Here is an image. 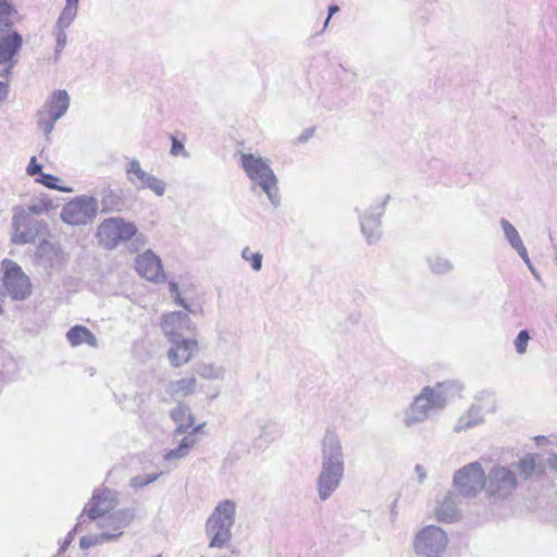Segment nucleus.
<instances>
[{"instance_id": "obj_29", "label": "nucleus", "mask_w": 557, "mask_h": 557, "mask_svg": "<svg viewBox=\"0 0 557 557\" xmlns=\"http://www.w3.org/2000/svg\"><path fill=\"white\" fill-rule=\"evenodd\" d=\"M126 174L128 181L135 186H137L138 189L144 188L145 184L152 175L141 169L140 163L137 159H133L128 163L126 168Z\"/></svg>"}, {"instance_id": "obj_47", "label": "nucleus", "mask_w": 557, "mask_h": 557, "mask_svg": "<svg viewBox=\"0 0 557 557\" xmlns=\"http://www.w3.org/2000/svg\"><path fill=\"white\" fill-rule=\"evenodd\" d=\"M414 470H416V472L418 474L419 483H423L425 478H426V472H425L424 468L422 466H420V465H417L414 467Z\"/></svg>"}, {"instance_id": "obj_8", "label": "nucleus", "mask_w": 557, "mask_h": 557, "mask_svg": "<svg viewBox=\"0 0 557 557\" xmlns=\"http://www.w3.org/2000/svg\"><path fill=\"white\" fill-rule=\"evenodd\" d=\"M516 473L505 467L495 466L485 475V494L494 499H505L517 488Z\"/></svg>"}, {"instance_id": "obj_5", "label": "nucleus", "mask_w": 557, "mask_h": 557, "mask_svg": "<svg viewBox=\"0 0 557 557\" xmlns=\"http://www.w3.org/2000/svg\"><path fill=\"white\" fill-rule=\"evenodd\" d=\"M447 544L446 532L437 525L430 524L414 534L412 547L419 557H442Z\"/></svg>"}, {"instance_id": "obj_14", "label": "nucleus", "mask_w": 557, "mask_h": 557, "mask_svg": "<svg viewBox=\"0 0 557 557\" xmlns=\"http://www.w3.org/2000/svg\"><path fill=\"white\" fill-rule=\"evenodd\" d=\"M344 474L345 469L321 466L320 473L317 478V492L320 500L325 502L333 495L339 487Z\"/></svg>"}, {"instance_id": "obj_9", "label": "nucleus", "mask_w": 557, "mask_h": 557, "mask_svg": "<svg viewBox=\"0 0 557 557\" xmlns=\"http://www.w3.org/2000/svg\"><path fill=\"white\" fill-rule=\"evenodd\" d=\"M97 212L98 200L95 197L78 196L63 206L61 219L69 225H86L96 218Z\"/></svg>"}, {"instance_id": "obj_46", "label": "nucleus", "mask_w": 557, "mask_h": 557, "mask_svg": "<svg viewBox=\"0 0 557 557\" xmlns=\"http://www.w3.org/2000/svg\"><path fill=\"white\" fill-rule=\"evenodd\" d=\"M25 209H26V211L30 212L32 216H33V214H40L44 211V207L39 203L30 205Z\"/></svg>"}, {"instance_id": "obj_37", "label": "nucleus", "mask_w": 557, "mask_h": 557, "mask_svg": "<svg viewBox=\"0 0 557 557\" xmlns=\"http://www.w3.org/2000/svg\"><path fill=\"white\" fill-rule=\"evenodd\" d=\"M66 27L54 26L53 35L55 37V57L59 55L67 44Z\"/></svg>"}, {"instance_id": "obj_38", "label": "nucleus", "mask_w": 557, "mask_h": 557, "mask_svg": "<svg viewBox=\"0 0 557 557\" xmlns=\"http://www.w3.org/2000/svg\"><path fill=\"white\" fill-rule=\"evenodd\" d=\"M242 258L246 261H249L251 268L255 271H259L262 267V255L260 252H252L249 247H245L242 250Z\"/></svg>"}, {"instance_id": "obj_4", "label": "nucleus", "mask_w": 557, "mask_h": 557, "mask_svg": "<svg viewBox=\"0 0 557 557\" xmlns=\"http://www.w3.org/2000/svg\"><path fill=\"white\" fill-rule=\"evenodd\" d=\"M136 234L137 227L135 223L116 216L104 219L99 224L96 236L103 248L113 250L133 238Z\"/></svg>"}, {"instance_id": "obj_48", "label": "nucleus", "mask_w": 557, "mask_h": 557, "mask_svg": "<svg viewBox=\"0 0 557 557\" xmlns=\"http://www.w3.org/2000/svg\"><path fill=\"white\" fill-rule=\"evenodd\" d=\"M313 135V129L312 128H308V129H305L301 135L298 137V141L299 143H306L309 138H311Z\"/></svg>"}, {"instance_id": "obj_36", "label": "nucleus", "mask_w": 557, "mask_h": 557, "mask_svg": "<svg viewBox=\"0 0 557 557\" xmlns=\"http://www.w3.org/2000/svg\"><path fill=\"white\" fill-rule=\"evenodd\" d=\"M162 474L160 473H151V474H139L131 479L129 485L133 488H141L159 479V476Z\"/></svg>"}, {"instance_id": "obj_17", "label": "nucleus", "mask_w": 557, "mask_h": 557, "mask_svg": "<svg viewBox=\"0 0 557 557\" xmlns=\"http://www.w3.org/2000/svg\"><path fill=\"white\" fill-rule=\"evenodd\" d=\"M194 327L186 312L173 311L163 315L162 330L169 339L181 338L184 332L193 331Z\"/></svg>"}, {"instance_id": "obj_28", "label": "nucleus", "mask_w": 557, "mask_h": 557, "mask_svg": "<svg viewBox=\"0 0 557 557\" xmlns=\"http://www.w3.org/2000/svg\"><path fill=\"white\" fill-rule=\"evenodd\" d=\"M61 250L51 243L44 240L37 248L36 256L47 268H52L59 262Z\"/></svg>"}, {"instance_id": "obj_23", "label": "nucleus", "mask_w": 557, "mask_h": 557, "mask_svg": "<svg viewBox=\"0 0 557 557\" xmlns=\"http://www.w3.org/2000/svg\"><path fill=\"white\" fill-rule=\"evenodd\" d=\"M197 391L195 376L170 381L165 386V393L174 400L194 395Z\"/></svg>"}, {"instance_id": "obj_50", "label": "nucleus", "mask_w": 557, "mask_h": 557, "mask_svg": "<svg viewBox=\"0 0 557 557\" xmlns=\"http://www.w3.org/2000/svg\"><path fill=\"white\" fill-rule=\"evenodd\" d=\"M548 466L550 469H554L557 471V454L553 455L548 459Z\"/></svg>"}, {"instance_id": "obj_44", "label": "nucleus", "mask_w": 557, "mask_h": 557, "mask_svg": "<svg viewBox=\"0 0 557 557\" xmlns=\"http://www.w3.org/2000/svg\"><path fill=\"white\" fill-rule=\"evenodd\" d=\"M41 168H42L41 164L37 163L36 158L33 157L30 159V162H29L28 166H27V173L30 176H34L36 174H39L41 176V173H42L41 172Z\"/></svg>"}, {"instance_id": "obj_51", "label": "nucleus", "mask_w": 557, "mask_h": 557, "mask_svg": "<svg viewBox=\"0 0 557 557\" xmlns=\"http://www.w3.org/2000/svg\"><path fill=\"white\" fill-rule=\"evenodd\" d=\"M535 442H536L537 445H544L545 443L548 442V440L545 436H536L535 437Z\"/></svg>"}, {"instance_id": "obj_15", "label": "nucleus", "mask_w": 557, "mask_h": 557, "mask_svg": "<svg viewBox=\"0 0 557 557\" xmlns=\"http://www.w3.org/2000/svg\"><path fill=\"white\" fill-rule=\"evenodd\" d=\"M117 505V492L108 488L96 491L84 511L90 520L101 518Z\"/></svg>"}, {"instance_id": "obj_45", "label": "nucleus", "mask_w": 557, "mask_h": 557, "mask_svg": "<svg viewBox=\"0 0 557 557\" xmlns=\"http://www.w3.org/2000/svg\"><path fill=\"white\" fill-rule=\"evenodd\" d=\"M398 517L397 500L395 499L391 505L389 521L395 523Z\"/></svg>"}, {"instance_id": "obj_24", "label": "nucleus", "mask_w": 557, "mask_h": 557, "mask_svg": "<svg viewBox=\"0 0 557 557\" xmlns=\"http://www.w3.org/2000/svg\"><path fill=\"white\" fill-rule=\"evenodd\" d=\"M170 417L177 423L176 429L173 432L174 436L186 433L194 424V417L190 408L181 401L177 406L170 411Z\"/></svg>"}, {"instance_id": "obj_12", "label": "nucleus", "mask_w": 557, "mask_h": 557, "mask_svg": "<svg viewBox=\"0 0 557 557\" xmlns=\"http://www.w3.org/2000/svg\"><path fill=\"white\" fill-rule=\"evenodd\" d=\"M4 287L14 300H25L32 294V283L22 268L10 261L3 276Z\"/></svg>"}, {"instance_id": "obj_39", "label": "nucleus", "mask_w": 557, "mask_h": 557, "mask_svg": "<svg viewBox=\"0 0 557 557\" xmlns=\"http://www.w3.org/2000/svg\"><path fill=\"white\" fill-rule=\"evenodd\" d=\"M530 333L528 330H521L513 341L515 349L518 355L527 352L528 344L530 341Z\"/></svg>"}, {"instance_id": "obj_11", "label": "nucleus", "mask_w": 557, "mask_h": 557, "mask_svg": "<svg viewBox=\"0 0 557 557\" xmlns=\"http://www.w3.org/2000/svg\"><path fill=\"white\" fill-rule=\"evenodd\" d=\"M12 215V243L15 245H25L34 243L37 235L38 222L33 219L29 211L22 206H15L13 208Z\"/></svg>"}, {"instance_id": "obj_42", "label": "nucleus", "mask_w": 557, "mask_h": 557, "mask_svg": "<svg viewBox=\"0 0 557 557\" xmlns=\"http://www.w3.org/2000/svg\"><path fill=\"white\" fill-rule=\"evenodd\" d=\"M169 288H170V294H171V296L174 299V302L176 305L184 307L185 310L188 311V312H194L190 309L189 305H187L186 301L181 297L178 285L175 282H170L169 283Z\"/></svg>"}, {"instance_id": "obj_40", "label": "nucleus", "mask_w": 557, "mask_h": 557, "mask_svg": "<svg viewBox=\"0 0 557 557\" xmlns=\"http://www.w3.org/2000/svg\"><path fill=\"white\" fill-rule=\"evenodd\" d=\"M144 188H148L152 190L157 196L161 197L165 193L166 184L157 176L151 175V177L145 184Z\"/></svg>"}, {"instance_id": "obj_21", "label": "nucleus", "mask_w": 557, "mask_h": 557, "mask_svg": "<svg viewBox=\"0 0 557 557\" xmlns=\"http://www.w3.org/2000/svg\"><path fill=\"white\" fill-rule=\"evenodd\" d=\"M22 44L23 38L17 32L0 36V64L9 63V67H13V58L20 51Z\"/></svg>"}, {"instance_id": "obj_33", "label": "nucleus", "mask_w": 557, "mask_h": 557, "mask_svg": "<svg viewBox=\"0 0 557 557\" xmlns=\"http://www.w3.org/2000/svg\"><path fill=\"white\" fill-rule=\"evenodd\" d=\"M120 534L110 533L109 531H103L100 534L86 535L83 536L79 541V546L84 549L90 548L92 546L102 544L109 541H115Z\"/></svg>"}, {"instance_id": "obj_19", "label": "nucleus", "mask_w": 557, "mask_h": 557, "mask_svg": "<svg viewBox=\"0 0 557 557\" xmlns=\"http://www.w3.org/2000/svg\"><path fill=\"white\" fill-rule=\"evenodd\" d=\"M169 341L172 347L168 351V358L174 368L187 363L198 350V343L195 339L181 337Z\"/></svg>"}, {"instance_id": "obj_27", "label": "nucleus", "mask_w": 557, "mask_h": 557, "mask_svg": "<svg viewBox=\"0 0 557 557\" xmlns=\"http://www.w3.org/2000/svg\"><path fill=\"white\" fill-rule=\"evenodd\" d=\"M66 339L72 346L87 344L90 347H97L96 336L85 326L75 325L66 332Z\"/></svg>"}, {"instance_id": "obj_2", "label": "nucleus", "mask_w": 557, "mask_h": 557, "mask_svg": "<svg viewBox=\"0 0 557 557\" xmlns=\"http://www.w3.org/2000/svg\"><path fill=\"white\" fill-rule=\"evenodd\" d=\"M240 165L251 182L250 189L253 193L261 189L276 208L281 198L278 194L277 177L270 165V161L253 153H240Z\"/></svg>"}, {"instance_id": "obj_34", "label": "nucleus", "mask_w": 557, "mask_h": 557, "mask_svg": "<svg viewBox=\"0 0 557 557\" xmlns=\"http://www.w3.org/2000/svg\"><path fill=\"white\" fill-rule=\"evenodd\" d=\"M78 12V7L72 3L66 2L63 8L55 26L66 27L69 28L73 21L76 18Z\"/></svg>"}, {"instance_id": "obj_35", "label": "nucleus", "mask_w": 557, "mask_h": 557, "mask_svg": "<svg viewBox=\"0 0 557 557\" xmlns=\"http://www.w3.org/2000/svg\"><path fill=\"white\" fill-rule=\"evenodd\" d=\"M12 10L10 0H0V33L11 28L12 21L10 20V15Z\"/></svg>"}, {"instance_id": "obj_1", "label": "nucleus", "mask_w": 557, "mask_h": 557, "mask_svg": "<svg viewBox=\"0 0 557 557\" xmlns=\"http://www.w3.org/2000/svg\"><path fill=\"white\" fill-rule=\"evenodd\" d=\"M460 391L461 385L450 381L424 386L405 409L403 425L412 429L433 419L447 407L453 394Z\"/></svg>"}, {"instance_id": "obj_49", "label": "nucleus", "mask_w": 557, "mask_h": 557, "mask_svg": "<svg viewBox=\"0 0 557 557\" xmlns=\"http://www.w3.org/2000/svg\"><path fill=\"white\" fill-rule=\"evenodd\" d=\"M338 11H339V8H338L337 5H335V4H333V5H331V7L329 8V16H327V18H326V21H325L324 27L327 25V23H329V21H330L331 16H332L333 14H335L336 12H338Z\"/></svg>"}, {"instance_id": "obj_16", "label": "nucleus", "mask_w": 557, "mask_h": 557, "mask_svg": "<svg viewBox=\"0 0 557 557\" xmlns=\"http://www.w3.org/2000/svg\"><path fill=\"white\" fill-rule=\"evenodd\" d=\"M388 198L389 196H386L384 200L372 206L369 213L360 215L361 232L366 236L369 244L377 242L381 237L380 218L384 212L385 203L387 202Z\"/></svg>"}, {"instance_id": "obj_41", "label": "nucleus", "mask_w": 557, "mask_h": 557, "mask_svg": "<svg viewBox=\"0 0 557 557\" xmlns=\"http://www.w3.org/2000/svg\"><path fill=\"white\" fill-rule=\"evenodd\" d=\"M38 182H40L41 184H44L45 186L49 187V188H52V189H57V190H61V191H72L71 188H65V187H60L57 185V182L59 181L58 177L51 175V174H46V173H41V177L39 180H37Z\"/></svg>"}, {"instance_id": "obj_6", "label": "nucleus", "mask_w": 557, "mask_h": 557, "mask_svg": "<svg viewBox=\"0 0 557 557\" xmlns=\"http://www.w3.org/2000/svg\"><path fill=\"white\" fill-rule=\"evenodd\" d=\"M69 107L70 96L64 89L55 90L47 98L37 114L38 126L46 137L53 131L55 122L66 113Z\"/></svg>"}, {"instance_id": "obj_26", "label": "nucleus", "mask_w": 557, "mask_h": 557, "mask_svg": "<svg viewBox=\"0 0 557 557\" xmlns=\"http://www.w3.org/2000/svg\"><path fill=\"white\" fill-rule=\"evenodd\" d=\"M438 521L450 523L458 519L460 512L457 505V496L448 493L435 510Z\"/></svg>"}, {"instance_id": "obj_53", "label": "nucleus", "mask_w": 557, "mask_h": 557, "mask_svg": "<svg viewBox=\"0 0 557 557\" xmlns=\"http://www.w3.org/2000/svg\"><path fill=\"white\" fill-rule=\"evenodd\" d=\"M202 426H203V424H199V425L195 426L193 432L189 435L193 436L194 433L200 432Z\"/></svg>"}, {"instance_id": "obj_52", "label": "nucleus", "mask_w": 557, "mask_h": 557, "mask_svg": "<svg viewBox=\"0 0 557 557\" xmlns=\"http://www.w3.org/2000/svg\"><path fill=\"white\" fill-rule=\"evenodd\" d=\"M102 206H103V210L107 211V210H110L111 207L109 206V202H108V199L107 197L102 199Z\"/></svg>"}, {"instance_id": "obj_18", "label": "nucleus", "mask_w": 557, "mask_h": 557, "mask_svg": "<svg viewBox=\"0 0 557 557\" xmlns=\"http://www.w3.org/2000/svg\"><path fill=\"white\" fill-rule=\"evenodd\" d=\"M136 271L138 274L148 281L162 282L164 280V272L161 260L151 250L139 255L135 261Z\"/></svg>"}, {"instance_id": "obj_25", "label": "nucleus", "mask_w": 557, "mask_h": 557, "mask_svg": "<svg viewBox=\"0 0 557 557\" xmlns=\"http://www.w3.org/2000/svg\"><path fill=\"white\" fill-rule=\"evenodd\" d=\"M196 440L191 435H186L180 443V445L170 449L164 456L163 461L166 463L169 469L175 468L177 462L188 456L190 449L195 446Z\"/></svg>"}, {"instance_id": "obj_31", "label": "nucleus", "mask_w": 557, "mask_h": 557, "mask_svg": "<svg viewBox=\"0 0 557 557\" xmlns=\"http://www.w3.org/2000/svg\"><path fill=\"white\" fill-rule=\"evenodd\" d=\"M426 261L431 272L436 275H445L454 270L453 262L448 258L441 255H430L428 256Z\"/></svg>"}, {"instance_id": "obj_13", "label": "nucleus", "mask_w": 557, "mask_h": 557, "mask_svg": "<svg viewBox=\"0 0 557 557\" xmlns=\"http://www.w3.org/2000/svg\"><path fill=\"white\" fill-rule=\"evenodd\" d=\"M321 466L345 469V456L339 436L327 430L321 442Z\"/></svg>"}, {"instance_id": "obj_55", "label": "nucleus", "mask_w": 557, "mask_h": 557, "mask_svg": "<svg viewBox=\"0 0 557 557\" xmlns=\"http://www.w3.org/2000/svg\"><path fill=\"white\" fill-rule=\"evenodd\" d=\"M4 86L2 83H0V92L3 90Z\"/></svg>"}, {"instance_id": "obj_20", "label": "nucleus", "mask_w": 557, "mask_h": 557, "mask_svg": "<svg viewBox=\"0 0 557 557\" xmlns=\"http://www.w3.org/2000/svg\"><path fill=\"white\" fill-rule=\"evenodd\" d=\"M500 226L503 228L505 238L508 240L509 245L512 249L517 251V253L520 256V258L524 261V263L528 265L532 274L537 277V273L535 269L533 268L531 260L529 258L527 248L516 230V227L506 219L500 220Z\"/></svg>"}, {"instance_id": "obj_43", "label": "nucleus", "mask_w": 557, "mask_h": 557, "mask_svg": "<svg viewBox=\"0 0 557 557\" xmlns=\"http://www.w3.org/2000/svg\"><path fill=\"white\" fill-rule=\"evenodd\" d=\"M171 153L173 156H178V154H183L184 157L188 156L187 151L184 148V145L175 137H172Z\"/></svg>"}, {"instance_id": "obj_30", "label": "nucleus", "mask_w": 557, "mask_h": 557, "mask_svg": "<svg viewBox=\"0 0 557 557\" xmlns=\"http://www.w3.org/2000/svg\"><path fill=\"white\" fill-rule=\"evenodd\" d=\"M518 469L520 474L525 479H530L532 475L543 473V466L537 461L536 455H527L518 461Z\"/></svg>"}, {"instance_id": "obj_3", "label": "nucleus", "mask_w": 557, "mask_h": 557, "mask_svg": "<svg viewBox=\"0 0 557 557\" xmlns=\"http://www.w3.org/2000/svg\"><path fill=\"white\" fill-rule=\"evenodd\" d=\"M237 505L232 499L219 502L206 522L209 548H224L232 540Z\"/></svg>"}, {"instance_id": "obj_22", "label": "nucleus", "mask_w": 557, "mask_h": 557, "mask_svg": "<svg viewBox=\"0 0 557 557\" xmlns=\"http://www.w3.org/2000/svg\"><path fill=\"white\" fill-rule=\"evenodd\" d=\"M134 513L131 509L114 511L98 522L100 529H107L110 533L122 535L125 529L133 520Z\"/></svg>"}, {"instance_id": "obj_32", "label": "nucleus", "mask_w": 557, "mask_h": 557, "mask_svg": "<svg viewBox=\"0 0 557 557\" xmlns=\"http://www.w3.org/2000/svg\"><path fill=\"white\" fill-rule=\"evenodd\" d=\"M195 371L200 377L210 381L223 380L226 372L222 366L206 362L198 363Z\"/></svg>"}, {"instance_id": "obj_7", "label": "nucleus", "mask_w": 557, "mask_h": 557, "mask_svg": "<svg viewBox=\"0 0 557 557\" xmlns=\"http://www.w3.org/2000/svg\"><path fill=\"white\" fill-rule=\"evenodd\" d=\"M495 410L496 399L494 393L490 391L479 392L475 396V403L456 421L454 432L461 433L482 424L484 422V411L494 412Z\"/></svg>"}, {"instance_id": "obj_54", "label": "nucleus", "mask_w": 557, "mask_h": 557, "mask_svg": "<svg viewBox=\"0 0 557 557\" xmlns=\"http://www.w3.org/2000/svg\"><path fill=\"white\" fill-rule=\"evenodd\" d=\"M66 2L72 3V4H75V5H77V7H78V2H79V0H66Z\"/></svg>"}, {"instance_id": "obj_10", "label": "nucleus", "mask_w": 557, "mask_h": 557, "mask_svg": "<svg viewBox=\"0 0 557 557\" xmlns=\"http://www.w3.org/2000/svg\"><path fill=\"white\" fill-rule=\"evenodd\" d=\"M453 483L461 496L475 497L485 490V473L482 465L479 461L466 465L456 471Z\"/></svg>"}]
</instances>
